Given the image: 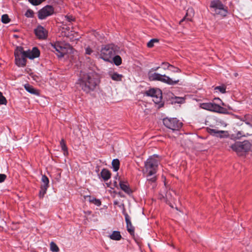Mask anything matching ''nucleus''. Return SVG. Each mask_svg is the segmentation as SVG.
Returning a JSON list of instances; mask_svg holds the SVG:
<instances>
[{
  "instance_id": "43",
  "label": "nucleus",
  "mask_w": 252,
  "mask_h": 252,
  "mask_svg": "<svg viewBox=\"0 0 252 252\" xmlns=\"http://www.w3.org/2000/svg\"><path fill=\"white\" fill-rule=\"evenodd\" d=\"M160 68L159 66L156 67H153V68H151L150 70H152V72H154V71L158 70V68Z\"/></svg>"
},
{
  "instance_id": "4",
  "label": "nucleus",
  "mask_w": 252,
  "mask_h": 252,
  "mask_svg": "<svg viewBox=\"0 0 252 252\" xmlns=\"http://www.w3.org/2000/svg\"><path fill=\"white\" fill-rule=\"evenodd\" d=\"M232 150L239 156H242L251 149V144L247 141L236 142L231 146Z\"/></svg>"
},
{
  "instance_id": "5",
  "label": "nucleus",
  "mask_w": 252,
  "mask_h": 252,
  "mask_svg": "<svg viewBox=\"0 0 252 252\" xmlns=\"http://www.w3.org/2000/svg\"><path fill=\"white\" fill-rule=\"evenodd\" d=\"M164 125L167 128L172 130H178L182 126V123L177 118H166L163 119Z\"/></svg>"
},
{
  "instance_id": "6",
  "label": "nucleus",
  "mask_w": 252,
  "mask_h": 252,
  "mask_svg": "<svg viewBox=\"0 0 252 252\" xmlns=\"http://www.w3.org/2000/svg\"><path fill=\"white\" fill-rule=\"evenodd\" d=\"M50 49L60 58L63 57L67 53L66 48L64 47L63 44L60 42L51 43Z\"/></svg>"
},
{
  "instance_id": "35",
  "label": "nucleus",
  "mask_w": 252,
  "mask_h": 252,
  "mask_svg": "<svg viewBox=\"0 0 252 252\" xmlns=\"http://www.w3.org/2000/svg\"><path fill=\"white\" fill-rule=\"evenodd\" d=\"M7 100L5 97L3 95L2 93L0 92V105H6Z\"/></svg>"
},
{
  "instance_id": "24",
  "label": "nucleus",
  "mask_w": 252,
  "mask_h": 252,
  "mask_svg": "<svg viewBox=\"0 0 252 252\" xmlns=\"http://www.w3.org/2000/svg\"><path fill=\"white\" fill-rule=\"evenodd\" d=\"M194 12L192 8H189L187 10V13L184 17V19H186L187 20L190 21L192 17L193 16Z\"/></svg>"
},
{
  "instance_id": "40",
  "label": "nucleus",
  "mask_w": 252,
  "mask_h": 252,
  "mask_svg": "<svg viewBox=\"0 0 252 252\" xmlns=\"http://www.w3.org/2000/svg\"><path fill=\"white\" fill-rule=\"evenodd\" d=\"M93 52V50L90 47H87L85 49V54L87 55H91Z\"/></svg>"
},
{
  "instance_id": "42",
  "label": "nucleus",
  "mask_w": 252,
  "mask_h": 252,
  "mask_svg": "<svg viewBox=\"0 0 252 252\" xmlns=\"http://www.w3.org/2000/svg\"><path fill=\"white\" fill-rule=\"evenodd\" d=\"M146 94L148 95H149V96H151V97H152L153 98H154V96L156 95L155 94H156V93L155 94L154 93L153 94H151L150 93V90L146 92Z\"/></svg>"
},
{
  "instance_id": "21",
  "label": "nucleus",
  "mask_w": 252,
  "mask_h": 252,
  "mask_svg": "<svg viewBox=\"0 0 252 252\" xmlns=\"http://www.w3.org/2000/svg\"><path fill=\"white\" fill-rule=\"evenodd\" d=\"M162 65H166L167 69L169 70L171 72L174 73H178L181 72V70L179 68L174 66L173 65L169 64L168 63L163 62L162 63Z\"/></svg>"
},
{
  "instance_id": "33",
  "label": "nucleus",
  "mask_w": 252,
  "mask_h": 252,
  "mask_svg": "<svg viewBox=\"0 0 252 252\" xmlns=\"http://www.w3.org/2000/svg\"><path fill=\"white\" fill-rule=\"evenodd\" d=\"M10 21V19L7 14H3L1 16V22L4 24H7Z\"/></svg>"
},
{
  "instance_id": "39",
  "label": "nucleus",
  "mask_w": 252,
  "mask_h": 252,
  "mask_svg": "<svg viewBox=\"0 0 252 252\" xmlns=\"http://www.w3.org/2000/svg\"><path fill=\"white\" fill-rule=\"evenodd\" d=\"M6 178V176L3 174H0V183H2L4 181Z\"/></svg>"
},
{
  "instance_id": "20",
  "label": "nucleus",
  "mask_w": 252,
  "mask_h": 252,
  "mask_svg": "<svg viewBox=\"0 0 252 252\" xmlns=\"http://www.w3.org/2000/svg\"><path fill=\"white\" fill-rule=\"evenodd\" d=\"M100 175H101V178L105 181H107L111 177L110 172L108 170L105 169V168H104L102 170V171L100 172Z\"/></svg>"
},
{
  "instance_id": "49",
  "label": "nucleus",
  "mask_w": 252,
  "mask_h": 252,
  "mask_svg": "<svg viewBox=\"0 0 252 252\" xmlns=\"http://www.w3.org/2000/svg\"><path fill=\"white\" fill-rule=\"evenodd\" d=\"M32 14V12L30 11V13H29V15Z\"/></svg>"
},
{
  "instance_id": "50",
  "label": "nucleus",
  "mask_w": 252,
  "mask_h": 252,
  "mask_svg": "<svg viewBox=\"0 0 252 252\" xmlns=\"http://www.w3.org/2000/svg\"><path fill=\"white\" fill-rule=\"evenodd\" d=\"M32 14V12L30 11V13H29V15Z\"/></svg>"
},
{
  "instance_id": "14",
  "label": "nucleus",
  "mask_w": 252,
  "mask_h": 252,
  "mask_svg": "<svg viewBox=\"0 0 252 252\" xmlns=\"http://www.w3.org/2000/svg\"><path fill=\"white\" fill-rule=\"evenodd\" d=\"M150 93L152 94H156L154 96V98H153V101L156 104H159L161 102L162 99V93L160 89H151L150 90Z\"/></svg>"
},
{
  "instance_id": "12",
  "label": "nucleus",
  "mask_w": 252,
  "mask_h": 252,
  "mask_svg": "<svg viewBox=\"0 0 252 252\" xmlns=\"http://www.w3.org/2000/svg\"><path fill=\"white\" fill-rule=\"evenodd\" d=\"M123 214L125 216L126 222V228L127 231L131 235H134V227L133 226L131 220L130 218L129 215L126 213L125 209L124 208L123 210Z\"/></svg>"
},
{
  "instance_id": "22",
  "label": "nucleus",
  "mask_w": 252,
  "mask_h": 252,
  "mask_svg": "<svg viewBox=\"0 0 252 252\" xmlns=\"http://www.w3.org/2000/svg\"><path fill=\"white\" fill-rule=\"evenodd\" d=\"M109 238L113 240L119 241L121 239L122 236L119 231H114L112 234L109 235Z\"/></svg>"
},
{
  "instance_id": "3",
  "label": "nucleus",
  "mask_w": 252,
  "mask_h": 252,
  "mask_svg": "<svg viewBox=\"0 0 252 252\" xmlns=\"http://www.w3.org/2000/svg\"><path fill=\"white\" fill-rule=\"evenodd\" d=\"M148 75L150 81H159L170 85L177 84L179 82V80H173L165 74L162 75L157 72H153L152 70H149Z\"/></svg>"
},
{
  "instance_id": "26",
  "label": "nucleus",
  "mask_w": 252,
  "mask_h": 252,
  "mask_svg": "<svg viewBox=\"0 0 252 252\" xmlns=\"http://www.w3.org/2000/svg\"><path fill=\"white\" fill-rule=\"evenodd\" d=\"M247 125L250 124L252 122V115L249 114L245 115L241 119Z\"/></svg>"
},
{
  "instance_id": "34",
  "label": "nucleus",
  "mask_w": 252,
  "mask_h": 252,
  "mask_svg": "<svg viewBox=\"0 0 252 252\" xmlns=\"http://www.w3.org/2000/svg\"><path fill=\"white\" fill-rule=\"evenodd\" d=\"M145 174L146 175V177L147 178V181H149V182H150L151 183H154L157 180V176L155 175H153L152 176H148V174Z\"/></svg>"
},
{
  "instance_id": "10",
  "label": "nucleus",
  "mask_w": 252,
  "mask_h": 252,
  "mask_svg": "<svg viewBox=\"0 0 252 252\" xmlns=\"http://www.w3.org/2000/svg\"><path fill=\"white\" fill-rule=\"evenodd\" d=\"M14 55L16 64L19 67H24L26 64L27 60L23 54L18 51V47L14 52Z\"/></svg>"
},
{
  "instance_id": "41",
  "label": "nucleus",
  "mask_w": 252,
  "mask_h": 252,
  "mask_svg": "<svg viewBox=\"0 0 252 252\" xmlns=\"http://www.w3.org/2000/svg\"><path fill=\"white\" fill-rule=\"evenodd\" d=\"M178 100H177V102L178 103H182V102H184V101H185V99L183 97H177L176 98Z\"/></svg>"
},
{
  "instance_id": "23",
  "label": "nucleus",
  "mask_w": 252,
  "mask_h": 252,
  "mask_svg": "<svg viewBox=\"0 0 252 252\" xmlns=\"http://www.w3.org/2000/svg\"><path fill=\"white\" fill-rule=\"evenodd\" d=\"M60 146L62 148V150L63 153V155L65 156H66L68 154V152L67 151V148L65 144V141L63 139H62L60 141Z\"/></svg>"
},
{
  "instance_id": "44",
  "label": "nucleus",
  "mask_w": 252,
  "mask_h": 252,
  "mask_svg": "<svg viewBox=\"0 0 252 252\" xmlns=\"http://www.w3.org/2000/svg\"><path fill=\"white\" fill-rule=\"evenodd\" d=\"M164 66L163 67V69H167V65H163Z\"/></svg>"
},
{
  "instance_id": "47",
  "label": "nucleus",
  "mask_w": 252,
  "mask_h": 252,
  "mask_svg": "<svg viewBox=\"0 0 252 252\" xmlns=\"http://www.w3.org/2000/svg\"><path fill=\"white\" fill-rule=\"evenodd\" d=\"M239 135H241V133L239 132L237 134V136H239Z\"/></svg>"
},
{
  "instance_id": "46",
  "label": "nucleus",
  "mask_w": 252,
  "mask_h": 252,
  "mask_svg": "<svg viewBox=\"0 0 252 252\" xmlns=\"http://www.w3.org/2000/svg\"><path fill=\"white\" fill-rule=\"evenodd\" d=\"M185 20H187L186 19H184V18L181 20L180 21V22H182V21Z\"/></svg>"
},
{
  "instance_id": "48",
  "label": "nucleus",
  "mask_w": 252,
  "mask_h": 252,
  "mask_svg": "<svg viewBox=\"0 0 252 252\" xmlns=\"http://www.w3.org/2000/svg\"><path fill=\"white\" fill-rule=\"evenodd\" d=\"M117 204V202H114V204Z\"/></svg>"
},
{
  "instance_id": "38",
  "label": "nucleus",
  "mask_w": 252,
  "mask_h": 252,
  "mask_svg": "<svg viewBox=\"0 0 252 252\" xmlns=\"http://www.w3.org/2000/svg\"><path fill=\"white\" fill-rule=\"evenodd\" d=\"M65 18L69 22H71L74 20V18L72 15H66L65 16Z\"/></svg>"
},
{
  "instance_id": "18",
  "label": "nucleus",
  "mask_w": 252,
  "mask_h": 252,
  "mask_svg": "<svg viewBox=\"0 0 252 252\" xmlns=\"http://www.w3.org/2000/svg\"><path fill=\"white\" fill-rule=\"evenodd\" d=\"M119 184L121 189L126 193L130 194L131 192V190L130 189L127 182L121 181Z\"/></svg>"
},
{
  "instance_id": "27",
  "label": "nucleus",
  "mask_w": 252,
  "mask_h": 252,
  "mask_svg": "<svg viewBox=\"0 0 252 252\" xmlns=\"http://www.w3.org/2000/svg\"><path fill=\"white\" fill-rule=\"evenodd\" d=\"M48 187H40V189L39 192V197L40 198H43L44 195L46 193V191Z\"/></svg>"
},
{
  "instance_id": "19",
  "label": "nucleus",
  "mask_w": 252,
  "mask_h": 252,
  "mask_svg": "<svg viewBox=\"0 0 252 252\" xmlns=\"http://www.w3.org/2000/svg\"><path fill=\"white\" fill-rule=\"evenodd\" d=\"M25 88L26 90L29 93L33 94L36 95H38L39 94V91L35 89L32 86L30 85L29 84H25Z\"/></svg>"
},
{
  "instance_id": "2",
  "label": "nucleus",
  "mask_w": 252,
  "mask_h": 252,
  "mask_svg": "<svg viewBox=\"0 0 252 252\" xmlns=\"http://www.w3.org/2000/svg\"><path fill=\"white\" fill-rule=\"evenodd\" d=\"M159 160L158 157L155 155L149 158L145 162L143 174H148V176H152L156 174Z\"/></svg>"
},
{
  "instance_id": "1",
  "label": "nucleus",
  "mask_w": 252,
  "mask_h": 252,
  "mask_svg": "<svg viewBox=\"0 0 252 252\" xmlns=\"http://www.w3.org/2000/svg\"><path fill=\"white\" fill-rule=\"evenodd\" d=\"M99 83L96 75L93 73L83 74L78 79L77 84L86 93L94 91Z\"/></svg>"
},
{
  "instance_id": "29",
  "label": "nucleus",
  "mask_w": 252,
  "mask_h": 252,
  "mask_svg": "<svg viewBox=\"0 0 252 252\" xmlns=\"http://www.w3.org/2000/svg\"><path fill=\"white\" fill-rule=\"evenodd\" d=\"M113 60L116 65H119L122 63V59L119 56H113Z\"/></svg>"
},
{
  "instance_id": "28",
  "label": "nucleus",
  "mask_w": 252,
  "mask_h": 252,
  "mask_svg": "<svg viewBox=\"0 0 252 252\" xmlns=\"http://www.w3.org/2000/svg\"><path fill=\"white\" fill-rule=\"evenodd\" d=\"M41 181L43 183L41 186L49 187V181L47 177L45 175H42L41 178Z\"/></svg>"
},
{
  "instance_id": "31",
  "label": "nucleus",
  "mask_w": 252,
  "mask_h": 252,
  "mask_svg": "<svg viewBox=\"0 0 252 252\" xmlns=\"http://www.w3.org/2000/svg\"><path fill=\"white\" fill-rule=\"evenodd\" d=\"M89 198V201L93 203L97 206H99L101 205V201L99 199H96L94 197H91V196H90Z\"/></svg>"
},
{
  "instance_id": "13",
  "label": "nucleus",
  "mask_w": 252,
  "mask_h": 252,
  "mask_svg": "<svg viewBox=\"0 0 252 252\" xmlns=\"http://www.w3.org/2000/svg\"><path fill=\"white\" fill-rule=\"evenodd\" d=\"M34 33L37 38L40 39H45L47 37L48 32L41 26H38L34 30Z\"/></svg>"
},
{
  "instance_id": "9",
  "label": "nucleus",
  "mask_w": 252,
  "mask_h": 252,
  "mask_svg": "<svg viewBox=\"0 0 252 252\" xmlns=\"http://www.w3.org/2000/svg\"><path fill=\"white\" fill-rule=\"evenodd\" d=\"M18 51L22 53L26 58H28L30 59L37 58L40 55V51L36 47H33L31 51L30 50L24 51L22 47H18Z\"/></svg>"
},
{
  "instance_id": "11",
  "label": "nucleus",
  "mask_w": 252,
  "mask_h": 252,
  "mask_svg": "<svg viewBox=\"0 0 252 252\" xmlns=\"http://www.w3.org/2000/svg\"><path fill=\"white\" fill-rule=\"evenodd\" d=\"M53 12V7L50 5H47L38 11V17L40 19H44L47 17L51 15Z\"/></svg>"
},
{
  "instance_id": "30",
  "label": "nucleus",
  "mask_w": 252,
  "mask_h": 252,
  "mask_svg": "<svg viewBox=\"0 0 252 252\" xmlns=\"http://www.w3.org/2000/svg\"><path fill=\"white\" fill-rule=\"evenodd\" d=\"M50 250L53 252H58L59 251V249L57 245L53 242L50 243Z\"/></svg>"
},
{
  "instance_id": "36",
  "label": "nucleus",
  "mask_w": 252,
  "mask_h": 252,
  "mask_svg": "<svg viewBox=\"0 0 252 252\" xmlns=\"http://www.w3.org/2000/svg\"><path fill=\"white\" fill-rule=\"evenodd\" d=\"M226 88L224 86H217L215 88V90H218L221 93H224L225 92Z\"/></svg>"
},
{
  "instance_id": "17",
  "label": "nucleus",
  "mask_w": 252,
  "mask_h": 252,
  "mask_svg": "<svg viewBox=\"0 0 252 252\" xmlns=\"http://www.w3.org/2000/svg\"><path fill=\"white\" fill-rule=\"evenodd\" d=\"M108 75L113 80L115 81H121L123 78L122 74H119L114 71H109Z\"/></svg>"
},
{
  "instance_id": "51",
  "label": "nucleus",
  "mask_w": 252,
  "mask_h": 252,
  "mask_svg": "<svg viewBox=\"0 0 252 252\" xmlns=\"http://www.w3.org/2000/svg\"><path fill=\"white\" fill-rule=\"evenodd\" d=\"M26 15L27 16H28V13H27L26 14Z\"/></svg>"
},
{
  "instance_id": "45",
  "label": "nucleus",
  "mask_w": 252,
  "mask_h": 252,
  "mask_svg": "<svg viewBox=\"0 0 252 252\" xmlns=\"http://www.w3.org/2000/svg\"><path fill=\"white\" fill-rule=\"evenodd\" d=\"M215 99H217V100H219L221 101V100L219 98H215Z\"/></svg>"
},
{
  "instance_id": "8",
  "label": "nucleus",
  "mask_w": 252,
  "mask_h": 252,
  "mask_svg": "<svg viewBox=\"0 0 252 252\" xmlns=\"http://www.w3.org/2000/svg\"><path fill=\"white\" fill-rule=\"evenodd\" d=\"M100 52L101 58L106 61H109L115 54L113 48L109 45H106L102 47Z\"/></svg>"
},
{
  "instance_id": "16",
  "label": "nucleus",
  "mask_w": 252,
  "mask_h": 252,
  "mask_svg": "<svg viewBox=\"0 0 252 252\" xmlns=\"http://www.w3.org/2000/svg\"><path fill=\"white\" fill-rule=\"evenodd\" d=\"M211 7L215 9L216 12L218 13L217 10H224V5L219 0H214L211 2ZM220 12L219 11L218 13Z\"/></svg>"
},
{
  "instance_id": "32",
  "label": "nucleus",
  "mask_w": 252,
  "mask_h": 252,
  "mask_svg": "<svg viewBox=\"0 0 252 252\" xmlns=\"http://www.w3.org/2000/svg\"><path fill=\"white\" fill-rule=\"evenodd\" d=\"M158 42V39L157 38H153L150 40L147 43V45L149 48H152L154 46L155 43Z\"/></svg>"
},
{
  "instance_id": "25",
  "label": "nucleus",
  "mask_w": 252,
  "mask_h": 252,
  "mask_svg": "<svg viewBox=\"0 0 252 252\" xmlns=\"http://www.w3.org/2000/svg\"><path fill=\"white\" fill-rule=\"evenodd\" d=\"M112 166L114 171L117 172L120 167V161L118 159H114L112 160Z\"/></svg>"
},
{
  "instance_id": "15",
  "label": "nucleus",
  "mask_w": 252,
  "mask_h": 252,
  "mask_svg": "<svg viewBox=\"0 0 252 252\" xmlns=\"http://www.w3.org/2000/svg\"><path fill=\"white\" fill-rule=\"evenodd\" d=\"M209 132L212 135L220 138H224L228 136V133L226 131L219 130L216 129H210Z\"/></svg>"
},
{
  "instance_id": "37",
  "label": "nucleus",
  "mask_w": 252,
  "mask_h": 252,
  "mask_svg": "<svg viewBox=\"0 0 252 252\" xmlns=\"http://www.w3.org/2000/svg\"><path fill=\"white\" fill-rule=\"evenodd\" d=\"M45 0H29V1L33 5H37L40 4Z\"/></svg>"
},
{
  "instance_id": "7",
  "label": "nucleus",
  "mask_w": 252,
  "mask_h": 252,
  "mask_svg": "<svg viewBox=\"0 0 252 252\" xmlns=\"http://www.w3.org/2000/svg\"><path fill=\"white\" fill-rule=\"evenodd\" d=\"M200 108L210 111L224 113V109L215 103L208 102L200 104Z\"/></svg>"
}]
</instances>
